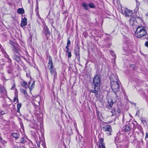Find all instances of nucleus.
<instances>
[{
	"instance_id": "36",
	"label": "nucleus",
	"mask_w": 148,
	"mask_h": 148,
	"mask_svg": "<svg viewBox=\"0 0 148 148\" xmlns=\"http://www.w3.org/2000/svg\"><path fill=\"white\" fill-rule=\"evenodd\" d=\"M69 45H67V46H66V48L67 49V50L69 51V49L68 48Z\"/></svg>"
},
{
	"instance_id": "38",
	"label": "nucleus",
	"mask_w": 148,
	"mask_h": 148,
	"mask_svg": "<svg viewBox=\"0 0 148 148\" xmlns=\"http://www.w3.org/2000/svg\"><path fill=\"white\" fill-rule=\"evenodd\" d=\"M20 109H18V108H17V112H20Z\"/></svg>"
},
{
	"instance_id": "33",
	"label": "nucleus",
	"mask_w": 148,
	"mask_h": 148,
	"mask_svg": "<svg viewBox=\"0 0 148 148\" xmlns=\"http://www.w3.org/2000/svg\"><path fill=\"white\" fill-rule=\"evenodd\" d=\"M8 62L9 63H11L12 62L11 59L9 58H8Z\"/></svg>"
},
{
	"instance_id": "7",
	"label": "nucleus",
	"mask_w": 148,
	"mask_h": 148,
	"mask_svg": "<svg viewBox=\"0 0 148 148\" xmlns=\"http://www.w3.org/2000/svg\"><path fill=\"white\" fill-rule=\"evenodd\" d=\"M27 24V19L26 18H24L21 21L20 26L21 27H23L26 25Z\"/></svg>"
},
{
	"instance_id": "21",
	"label": "nucleus",
	"mask_w": 148,
	"mask_h": 148,
	"mask_svg": "<svg viewBox=\"0 0 148 148\" xmlns=\"http://www.w3.org/2000/svg\"><path fill=\"white\" fill-rule=\"evenodd\" d=\"M14 49H13V51L14 52H15L16 53H19V50L15 48L14 47Z\"/></svg>"
},
{
	"instance_id": "47",
	"label": "nucleus",
	"mask_w": 148,
	"mask_h": 148,
	"mask_svg": "<svg viewBox=\"0 0 148 148\" xmlns=\"http://www.w3.org/2000/svg\"><path fill=\"white\" fill-rule=\"evenodd\" d=\"M10 44H12V42H10Z\"/></svg>"
},
{
	"instance_id": "2",
	"label": "nucleus",
	"mask_w": 148,
	"mask_h": 148,
	"mask_svg": "<svg viewBox=\"0 0 148 148\" xmlns=\"http://www.w3.org/2000/svg\"><path fill=\"white\" fill-rule=\"evenodd\" d=\"M119 81L116 75H114L111 77L110 82L112 90L115 93L119 91Z\"/></svg>"
},
{
	"instance_id": "5",
	"label": "nucleus",
	"mask_w": 148,
	"mask_h": 148,
	"mask_svg": "<svg viewBox=\"0 0 148 148\" xmlns=\"http://www.w3.org/2000/svg\"><path fill=\"white\" fill-rule=\"evenodd\" d=\"M103 131L106 132L108 133L110 135V133L112 132V128L109 125H107L103 127Z\"/></svg>"
},
{
	"instance_id": "46",
	"label": "nucleus",
	"mask_w": 148,
	"mask_h": 148,
	"mask_svg": "<svg viewBox=\"0 0 148 148\" xmlns=\"http://www.w3.org/2000/svg\"><path fill=\"white\" fill-rule=\"evenodd\" d=\"M10 44H12V42H10Z\"/></svg>"
},
{
	"instance_id": "17",
	"label": "nucleus",
	"mask_w": 148,
	"mask_h": 148,
	"mask_svg": "<svg viewBox=\"0 0 148 148\" xmlns=\"http://www.w3.org/2000/svg\"><path fill=\"white\" fill-rule=\"evenodd\" d=\"M130 130V128L129 125H126L125 126V132L128 131Z\"/></svg>"
},
{
	"instance_id": "31",
	"label": "nucleus",
	"mask_w": 148,
	"mask_h": 148,
	"mask_svg": "<svg viewBox=\"0 0 148 148\" xmlns=\"http://www.w3.org/2000/svg\"><path fill=\"white\" fill-rule=\"evenodd\" d=\"M3 91V90L1 87H0V93H1Z\"/></svg>"
},
{
	"instance_id": "24",
	"label": "nucleus",
	"mask_w": 148,
	"mask_h": 148,
	"mask_svg": "<svg viewBox=\"0 0 148 148\" xmlns=\"http://www.w3.org/2000/svg\"><path fill=\"white\" fill-rule=\"evenodd\" d=\"M22 92L24 93L25 95H27V91L26 90L24 89H23L22 90Z\"/></svg>"
},
{
	"instance_id": "14",
	"label": "nucleus",
	"mask_w": 148,
	"mask_h": 148,
	"mask_svg": "<svg viewBox=\"0 0 148 148\" xmlns=\"http://www.w3.org/2000/svg\"><path fill=\"white\" fill-rule=\"evenodd\" d=\"M13 58L15 60L18 62L20 60V57L16 55H15L13 56Z\"/></svg>"
},
{
	"instance_id": "20",
	"label": "nucleus",
	"mask_w": 148,
	"mask_h": 148,
	"mask_svg": "<svg viewBox=\"0 0 148 148\" xmlns=\"http://www.w3.org/2000/svg\"><path fill=\"white\" fill-rule=\"evenodd\" d=\"M88 5L91 8H93L95 7L94 4L92 3H90Z\"/></svg>"
},
{
	"instance_id": "42",
	"label": "nucleus",
	"mask_w": 148,
	"mask_h": 148,
	"mask_svg": "<svg viewBox=\"0 0 148 148\" xmlns=\"http://www.w3.org/2000/svg\"><path fill=\"white\" fill-rule=\"evenodd\" d=\"M1 113L2 114H4V112L3 111H2L1 112Z\"/></svg>"
},
{
	"instance_id": "3",
	"label": "nucleus",
	"mask_w": 148,
	"mask_h": 148,
	"mask_svg": "<svg viewBox=\"0 0 148 148\" xmlns=\"http://www.w3.org/2000/svg\"><path fill=\"white\" fill-rule=\"evenodd\" d=\"M147 32L145 27L139 26L137 28L135 32V35L137 38H141L145 35Z\"/></svg>"
},
{
	"instance_id": "12",
	"label": "nucleus",
	"mask_w": 148,
	"mask_h": 148,
	"mask_svg": "<svg viewBox=\"0 0 148 148\" xmlns=\"http://www.w3.org/2000/svg\"><path fill=\"white\" fill-rule=\"evenodd\" d=\"M17 12L18 14H23L24 12V9L22 8H18Z\"/></svg>"
},
{
	"instance_id": "11",
	"label": "nucleus",
	"mask_w": 148,
	"mask_h": 148,
	"mask_svg": "<svg viewBox=\"0 0 148 148\" xmlns=\"http://www.w3.org/2000/svg\"><path fill=\"white\" fill-rule=\"evenodd\" d=\"M135 20V18L133 17H132L130 19V24L131 25H134Z\"/></svg>"
},
{
	"instance_id": "44",
	"label": "nucleus",
	"mask_w": 148,
	"mask_h": 148,
	"mask_svg": "<svg viewBox=\"0 0 148 148\" xmlns=\"http://www.w3.org/2000/svg\"><path fill=\"white\" fill-rule=\"evenodd\" d=\"M15 148H18V147H14Z\"/></svg>"
},
{
	"instance_id": "45",
	"label": "nucleus",
	"mask_w": 148,
	"mask_h": 148,
	"mask_svg": "<svg viewBox=\"0 0 148 148\" xmlns=\"http://www.w3.org/2000/svg\"><path fill=\"white\" fill-rule=\"evenodd\" d=\"M38 104H39V101H38Z\"/></svg>"
},
{
	"instance_id": "27",
	"label": "nucleus",
	"mask_w": 148,
	"mask_h": 148,
	"mask_svg": "<svg viewBox=\"0 0 148 148\" xmlns=\"http://www.w3.org/2000/svg\"><path fill=\"white\" fill-rule=\"evenodd\" d=\"M99 148H106L105 145H99Z\"/></svg>"
},
{
	"instance_id": "48",
	"label": "nucleus",
	"mask_w": 148,
	"mask_h": 148,
	"mask_svg": "<svg viewBox=\"0 0 148 148\" xmlns=\"http://www.w3.org/2000/svg\"><path fill=\"white\" fill-rule=\"evenodd\" d=\"M10 44H12V42H10Z\"/></svg>"
},
{
	"instance_id": "6",
	"label": "nucleus",
	"mask_w": 148,
	"mask_h": 148,
	"mask_svg": "<svg viewBox=\"0 0 148 148\" xmlns=\"http://www.w3.org/2000/svg\"><path fill=\"white\" fill-rule=\"evenodd\" d=\"M52 59L51 57L50 56H49V61L48 63V67L49 69H51L54 68L53 66Z\"/></svg>"
},
{
	"instance_id": "32",
	"label": "nucleus",
	"mask_w": 148,
	"mask_h": 148,
	"mask_svg": "<svg viewBox=\"0 0 148 148\" xmlns=\"http://www.w3.org/2000/svg\"><path fill=\"white\" fill-rule=\"evenodd\" d=\"M145 139L148 138V133H146V136H145Z\"/></svg>"
},
{
	"instance_id": "10",
	"label": "nucleus",
	"mask_w": 148,
	"mask_h": 148,
	"mask_svg": "<svg viewBox=\"0 0 148 148\" xmlns=\"http://www.w3.org/2000/svg\"><path fill=\"white\" fill-rule=\"evenodd\" d=\"M115 101H113L111 99V101H108V104H109V106H108V108L109 109H111L112 108V106L114 102H115Z\"/></svg>"
},
{
	"instance_id": "22",
	"label": "nucleus",
	"mask_w": 148,
	"mask_h": 148,
	"mask_svg": "<svg viewBox=\"0 0 148 148\" xmlns=\"http://www.w3.org/2000/svg\"><path fill=\"white\" fill-rule=\"evenodd\" d=\"M3 53L4 54V56L6 58H9V56L6 53V52H5V51H4L3 52Z\"/></svg>"
},
{
	"instance_id": "41",
	"label": "nucleus",
	"mask_w": 148,
	"mask_h": 148,
	"mask_svg": "<svg viewBox=\"0 0 148 148\" xmlns=\"http://www.w3.org/2000/svg\"><path fill=\"white\" fill-rule=\"evenodd\" d=\"M30 84H31V82H29V83H28V85H29Z\"/></svg>"
},
{
	"instance_id": "19",
	"label": "nucleus",
	"mask_w": 148,
	"mask_h": 148,
	"mask_svg": "<svg viewBox=\"0 0 148 148\" xmlns=\"http://www.w3.org/2000/svg\"><path fill=\"white\" fill-rule=\"evenodd\" d=\"M66 53H68V57L69 58H70L71 56V53L69 51L67 50L66 52Z\"/></svg>"
},
{
	"instance_id": "39",
	"label": "nucleus",
	"mask_w": 148,
	"mask_h": 148,
	"mask_svg": "<svg viewBox=\"0 0 148 148\" xmlns=\"http://www.w3.org/2000/svg\"><path fill=\"white\" fill-rule=\"evenodd\" d=\"M121 112V111L120 110H117V112L118 113H120Z\"/></svg>"
},
{
	"instance_id": "26",
	"label": "nucleus",
	"mask_w": 148,
	"mask_h": 148,
	"mask_svg": "<svg viewBox=\"0 0 148 148\" xmlns=\"http://www.w3.org/2000/svg\"><path fill=\"white\" fill-rule=\"evenodd\" d=\"M25 139L23 137L21 138L20 142L21 143H23L24 142Z\"/></svg>"
},
{
	"instance_id": "40",
	"label": "nucleus",
	"mask_w": 148,
	"mask_h": 148,
	"mask_svg": "<svg viewBox=\"0 0 148 148\" xmlns=\"http://www.w3.org/2000/svg\"><path fill=\"white\" fill-rule=\"evenodd\" d=\"M14 87H15L14 85L12 87V88H11V89H13V88H14Z\"/></svg>"
},
{
	"instance_id": "29",
	"label": "nucleus",
	"mask_w": 148,
	"mask_h": 148,
	"mask_svg": "<svg viewBox=\"0 0 148 148\" xmlns=\"http://www.w3.org/2000/svg\"><path fill=\"white\" fill-rule=\"evenodd\" d=\"M75 53L77 55V56L79 57V52L78 51L76 52Z\"/></svg>"
},
{
	"instance_id": "43",
	"label": "nucleus",
	"mask_w": 148,
	"mask_h": 148,
	"mask_svg": "<svg viewBox=\"0 0 148 148\" xmlns=\"http://www.w3.org/2000/svg\"><path fill=\"white\" fill-rule=\"evenodd\" d=\"M2 140V139L1 138V137H0V142Z\"/></svg>"
},
{
	"instance_id": "15",
	"label": "nucleus",
	"mask_w": 148,
	"mask_h": 148,
	"mask_svg": "<svg viewBox=\"0 0 148 148\" xmlns=\"http://www.w3.org/2000/svg\"><path fill=\"white\" fill-rule=\"evenodd\" d=\"M34 86H35V82L33 81L31 86L30 87H29V86L28 87H29V89L30 91H31V90H32V89L34 87Z\"/></svg>"
},
{
	"instance_id": "1",
	"label": "nucleus",
	"mask_w": 148,
	"mask_h": 148,
	"mask_svg": "<svg viewBox=\"0 0 148 148\" xmlns=\"http://www.w3.org/2000/svg\"><path fill=\"white\" fill-rule=\"evenodd\" d=\"M93 84L94 86V90H91L90 92L95 93V96L98 97V92L100 90V79L98 75H96L93 78Z\"/></svg>"
},
{
	"instance_id": "18",
	"label": "nucleus",
	"mask_w": 148,
	"mask_h": 148,
	"mask_svg": "<svg viewBox=\"0 0 148 148\" xmlns=\"http://www.w3.org/2000/svg\"><path fill=\"white\" fill-rule=\"evenodd\" d=\"M27 82L25 81H23L21 84L25 88H27V87H26Z\"/></svg>"
},
{
	"instance_id": "9",
	"label": "nucleus",
	"mask_w": 148,
	"mask_h": 148,
	"mask_svg": "<svg viewBox=\"0 0 148 148\" xmlns=\"http://www.w3.org/2000/svg\"><path fill=\"white\" fill-rule=\"evenodd\" d=\"M12 136L16 139H18L19 136V133H14L11 134Z\"/></svg>"
},
{
	"instance_id": "13",
	"label": "nucleus",
	"mask_w": 148,
	"mask_h": 148,
	"mask_svg": "<svg viewBox=\"0 0 148 148\" xmlns=\"http://www.w3.org/2000/svg\"><path fill=\"white\" fill-rule=\"evenodd\" d=\"M99 145H105V143L103 142V138H99Z\"/></svg>"
},
{
	"instance_id": "4",
	"label": "nucleus",
	"mask_w": 148,
	"mask_h": 148,
	"mask_svg": "<svg viewBox=\"0 0 148 148\" xmlns=\"http://www.w3.org/2000/svg\"><path fill=\"white\" fill-rule=\"evenodd\" d=\"M121 13L126 16H131L133 14V11L124 8H122Z\"/></svg>"
},
{
	"instance_id": "30",
	"label": "nucleus",
	"mask_w": 148,
	"mask_h": 148,
	"mask_svg": "<svg viewBox=\"0 0 148 148\" xmlns=\"http://www.w3.org/2000/svg\"><path fill=\"white\" fill-rule=\"evenodd\" d=\"M145 45L146 47H148V41L145 42Z\"/></svg>"
},
{
	"instance_id": "28",
	"label": "nucleus",
	"mask_w": 148,
	"mask_h": 148,
	"mask_svg": "<svg viewBox=\"0 0 148 148\" xmlns=\"http://www.w3.org/2000/svg\"><path fill=\"white\" fill-rule=\"evenodd\" d=\"M71 42L69 39H68L67 40V45H69L70 44Z\"/></svg>"
},
{
	"instance_id": "25",
	"label": "nucleus",
	"mask_w": 148,
	"mask_h": 148,
	"mask_svg": "<svg viewBox=\"0 0 148 148\" xmlns=\"http://www.w3.org/2000/svg\"><path fill=\"white\" fill-rule=\"evenodd\" d=\"M22 104L21 103H18L17 105V108L20 109L21 107Z\"/></svg>"
},
{
	"instance_id": "37",
	"label": "nucleus",
	"mask_w": 148,
	"mask_h": 148,
	"mask_svg": "<svg viewBox=\"0 0 148 148\" xmlns=\"http://www.w3.org/2000/svg\"><path fill=\"white\" fill-rule=\"evenodd\" d=\"M110 53H111V54L113 56V55H114V53L113 52H110Z\"/></svg>"
},
{
	"instance_id": "16",
	"label": "nucleus",
	"mask_w": 148,
	"mask_h": 148,
	"mask_svg": "<svg viewBox=\"0 0 148 148\" xmlns=\"http://www.w3.org/2000/svg\"><path fill=\"white\" fill-rule=\"evenodd\" d=\"M82 6L84 7V8L86 10H88V5L85 3H82Z\"/></svg>"
},
{
	"instance_id": "34",
	"label": "nucleus",
	"mask_w": 148,
	"mask_h": 148,
	"mask_svg": "<svg viewBox=\"0 0 148 148\" xmlns=\"http://www.w3.org/2000/svg\"><path fill=\"white\" fill-rule=\"evenodd\" d=\"M30 74L29 73H27L26 74V76L27 77H30Z\"/></svg>"
},
{
	"instance_id": "23",
	"label": "nucleus",
	"mask_w": 148,
	"mask_h": 148,
	"mask_svg": "<svg viewBox=\"0 0 148 148\" xmlns=\"http://www.w3.org/2000/svg\"><path fill=\"white\" fill-rule=\"evenodd\" d=\"M17 101V102H18V100L17 97H14L13 100V102H15L16 101Z\"/></svg>"
},
{
	"instance_id": "8",
	"label": "nucleus",
	"mask_w": 148,
	"mask_h": 148,
	"mask_svg": "<svg viewBox=\"0 0 148 148\" xmlns=\"http://www.w3.org/2000/svg\"><path fill=\"white\" fill-rule=\"evenodd\" d=\"M50 71V73L52 75L54 74V76L55 77L56 75V71L55 69L53 68L51 69H49Z\"/></svg>"
},
{
	"instance_id": "35",
	"label": "nucleus",
	"mask_w": 148,
	"mask_h": 148,
	"mask_svg": "<svg viewBox=\"0 0 148 148\" xmlns=\"http://www.w3.org/2000/svg\"><path fill=\"white\" fill-rule=\"evenodd\" d=\"M139 112H140L139 111H137L136 112V115H138L139 114Z\"/></svg>"
}]
</instances>
